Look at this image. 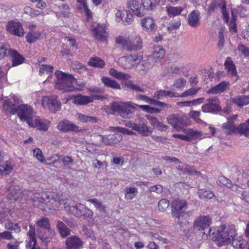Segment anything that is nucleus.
Instances as JSON below:
<instances>
[{
  "label": "nucleus",
  "instance_id": "1",
  "mask_svg": "<svg viewBox=\"0 0 249 249\" xmlns=\"http://www.w3.org/2000/svg\"><path fill=\"white\" fill-rule=\"evenodd\" d=\"M12 100L13 102L4 100L3 104L4 109L12 114L18 113L20 119L26 121L29 124L33 120L32 118L33 112L32 108L27 105H20L21 100L15 95L12 96Z\"/></svg>",
  "mask_w": 249,
  "mask_h": 249
},
{
  "label": "nucleus",
  "instance_id": "2",
  "mask_svg": "<svg viewBox=\"0 0 249 249\" xmlns=\"http://www.w3.org/2000/svg\"><path fill=\"white\" fill-rule=\"evenodd\" d=\"M236 231L234 225H221L213 238L217 242L218 246L230 244L235 237Z\"/></svg>",
  "mask_w": 249,
  "mask_h": 249
},
{
  "label": "nucleus",
  "instance_id": "3",
  "mask_svg": "<svg viewBox=\"0 0 249 249\" xmlns=\"http://www.w3.org/2000/svg\"><path fill=\"white\" fill-rule=\"evenodd\" d=\"M113 114L118 113L123 118L130 119L136 110V104L132 102H113L110 107Z\"/></svg>",
  "mask_w": 249,
  "mask_h": 249
},
{
  "label": "nucleus",
  "instance_id": "4",
  "mask_svg": "<svg viewBox=\"0 0 249 249\" xmlns=\"http://www.w3.org/2000/svg\"><path fill=\"white\" fill-rule=\"evenodd\" d=\"M117 44L122 46L123 48L129 52L137 51L142 49V42L139 36L124 37L119 36L115 39Z\"/></svg>",
  "mask_w": 249,
  "mask_h": 249
},
{
  "label": "nucleus",
  "instance_id": "5",
  "mask_svg": "<svg viewBox=\"0 0 249 249\" xmlns=\"http://www.w3.org/2000/svg\"><path fill=\"white\" fill-rule=\"evenodd\" d=\"M212 218L209 215L200 216L196 218L194 222V228L202 232L203 238H207L211 235L212 229L210 227Z\"/></svg>",
  "mask_w": 249,
  "mask_h": 249
},
{
  "label": "nucleus",
  "instance_id": "6",
  "mask_svg": "<svg viewBox=\"0 0 249 249\" xmlns=\"http://www.w3.org/2000/svg\"><path fill=\"white\" fill-rule=\"evenodd\" d=\"M167 121L177 131L182 130V127L191 124L190 120L186 116L178 113L169 115L167 117Z\"/></svg>",
  "mask_w": 249,
  "mask_h": 249
},
{
  "label": "nucleus",
  "instance_id": "7",
  "mask_svg": "<svg viewBox=\"0 0 249 249\" xmlns=\"http://www.w3.org/2000/svg\"><path fill=\"white\" fill-rule=\"evenodd\" d=\"M188 204L185 200L175 199L172 202V214L177 219L176 222L181 224L180 219L184 216Z\"/></svg>",
  "mask_w": 249,
  "mask_h": 249
},
{
  "label": "nucleus",
  "instance_id": "8",
  "mask_svg": "<svg viewBox=\"0 0 249 249\" xmlns=\"http://www.w3.org/2000/svg\"><path fill=\"white\" fill-rule=\"evenodd\" d=\"M44 196L46 197L45 203L48 205L50 209H54L60 206L63 203H65L62 195L59 194L50 192L44 194Z\"/></svg>",
  "mask_w": 249,
  "mask_h": 249
},
{
  "label": "nucleus",
  "instance_id": "9",
  "mask_svg": "<svg viewBox=\"0 0 249 249\" xmlns=\"http://www.w3.org/2000/svg\"><path fill=\"white\" fill-rule=\"evenodd\" d=\"M201 108L205 113H216L222 110L220 101L216 97L207 99L206 103L202 106Z\"/></svg>",
  "mask_w": 249,
  "mask_h": 249
},
{
  "label": "nucleus",
  "instance_id": "10",
  "mask_svg": "<svg viewBox=\"0 0 249 249\" xmlns=\"http://www.w3.org/2000/svg\"><path fill=\"white\" fill-rule=\"evenodd\" d=\"M141 57L136 55L124 56L118 60L119 65L124 68L130 69L139 64L141 61Z\"/></svg>",
  "mask_w": 249,
  "mask_h": 249
},
{
  "label": "nucleus",
  "instance_id": "11",
  "mask_svg": "<svg viewBox=\"0 0 249 249\" xmlns=\"http://www.w3.org/2000/svg\"><path fill=\"white\" fill-rule=\"evenodd\" d=\"M41 103L44 107L48 108L53 113H55L61 108V103L55 97H43Z\"/></svg>",
  "mask_w": 249,
  "mask_h": 249
},
{
  "label": "nucleus",
  "instance_id": "12",
  "mask_svg": "<svg viewBox=\"0 0 249 249\" xmlns=\"http://www.w3.org/2000/svg\"><path fill=\"white\" fill-rule=\"evenodd\" d=\"M57 128L61 132L66 133L70 131L78 133L82 132L79 127L68 120H64L59 122Z\"/></svg>",
  "mask_w": 249,
  "mask_h": 249
},
{
  "label": "nucleus",
  "instance_id": "13",
  "mask_svg": "<svg viewBox=\"0 0 249 249\" xmlns=\"http://www.w3.org/2000/svg\"><path fill=\"white\" fill-rule=\"evenodd\" d=\"M65 210L72 215L77 217H81V211L83 210L84 205L81 203H76L73 201L66 202L64 203Z\"/></svg>",
  "mask_w": 249,
  "mask_h": 249
},
{
  "label": "nucleus",
  "instance_id": "14",
  "mask_svg": "<svg viewBox=\"0 0 249 249\" xmlns=\"http://www.w3.org/2000/svg\"><path fill=\"white\" fill-rule=\"evenodd\" d=\"M107 28L103 24L94 23L92 25V32L93 36L98 40L104 41L107 38Z\"/></svg>",
  "mask_w": 249,
  "mask_h": 249
},
{
  "label": "nucleus",
  "instance_id": "15",
  "mask_svg": "<svg viewBox=\"0 0 249 249\" xmlns=\"http://www.w3.org/2000/svg\"><path fill=\"white\" fill-rule=\"evenodd\" d=\"M51 124V122L49 120L43 118L36 117L33 119L29 125L30 126L35 127L40 131H47Z\"/></svg>",
  "mask_w": 249,
  "mask_h": 249
},
{
  "label": "nucleus",
  "instance_id": "16",
  "mask_svg": "<svg viewBox=\"0 0 249 249\" xmlns=\"http://www.w3.org/2000/svg\"><path fill=\"white\" fill-rule=\"evenodd\" d=\"M6 27L9 33L15 36L21 37L24 34L22 24L19 22L11 21L8 23Z\"/></svg>",
  "mask_w": 249,
  "mask_h": 249
},
{
  "label": "nucleus",
  "instance_id": "17",
  "mask_svg": "<svg viewBox=\"0 0 249 249\" xmlns=\"http://www.w3.org/2000/svg\"><path fill=\"white\" fill-rule=\"evenodd\" d=\"M116 21L122 22L124 25L131 24L133 20V16L127 11L118 10L115 14Z\"/></svg>",
  "mask_w": 249,
  "mask_h": 249
},
{
  "label": "nucleus",
  "instance_id": "18",
  "mask_svg": "<svg viewBox=\"0 0 249 249\" xmlns=\"http://www.w3.org/2000/svg\"><path fill=\"white\" fill-rule=\"evenodd\" d=\"M127 6L137 17H142L146 13L142 3H141L136 0H131L129 1L127 3Z\"/></svg>",
  "mask_w": 249,
  "mask_h": 249
},
{
  "label": "nucleus",
  "instance_id": "19",
  "mask_svg": "<svg viewBox=\"0 0 249 249\" xmlns=\"http://www.w3.org/2000/svg\"><path fill=\"white\" fill-rule=\"evenodd\" d=\"M55 75L56 76V79L55 80V88L65 91L66 87L65 84L67 82V80L68 74L62 72L60 71H56L55 72Z\"/></svg>",
  "mask_w": 249,
  "mask_h": 249
},
{
  "label": "nucleus",
  "instance_id": "20",
  "mask_svg": "<svg viewBox=\"0 0 249 249\" xmlns=\"http://www.w3.org/2000/svg\"><path fill=\"white\" fill-rule=\"evenodd\" d=\"M141 24L147 32H155L157 29L155 20L151 17H145L141 19Z\"/></svg>",
  "mask_w": 249,
  "mask_h": 249
},
{
  "label": "nucleus",
  "instance_id": "21",
  "mask_svg": "<svg viewBox=\"0 0 249 249\" xmlns=\"http://www.w3.org/2000/svg\"><path fill=\"white\" fill-rule=\"evenodd\" d=\"M225 68L227 71V74L230 77H235V80L238 79V74L236 67L231 58L228 57L224 63Z\"/></svg>",
  "mask_w": 249,
  "mask_h": 249
},
{
  "label": "nucleus",
  "instance_id": "22",
  "mask_svg": "<svg viewBox=\"0 0 249 249\" xmlns=\"http://www.w3.org/2000/svg\"><path fill=\"white\" fill-rule=\"evenodd\" d=\"M230 83L223 81L218 84L212 87L207 91V93L212 94H220L228 90L230 87Z\"/></svg>",
  "mask_w": 249,
  "mask_h": 249
},
{
  "label": "nucleus",
  "instance_id": "23",
  "mask_svg": "<svg viewBox=\"0 0 249 249\" xmlns=\"http://www.w3.org/2000/svg\"><path fill=\"white\" fill-rule=\"evenodd\" d=\"M67 249H79L83 245V242L76 236H71L68 238L65 241Z\"/></svg>",
  "mask_w": 249,
  "mask_h": 249
},
{
  "label": "nucleus",
  "instance_id": "24",
  "mask_svg": "<svg viewBox=\"0 0 249 249\" xmlns=\"http://www.w3.org/2000/svg\"><path fill=\"white\" fill-rule=\"evenodd\" d=\"M200 13L197 10L191 12L188 16L187 22L190 26L196 28L200 25Z\"/></svg>",
  "mask_w": 249,
  "mask_h": 249
},
{
  "label": "nucleus",
  "instance_id": "25",
  "mask_svg": "<svg viewBox=\"0 0 249 249\" xmlns=\"http://www.w3.org/2000/svg\"><path fill=\"white\" fill-rule=\"evenodd\" d=\"M93 100V96H88L79 94L74 97L73 102L78 105H85L92 102Z\"/></svg>",
  "mask_w": 249,
  "mask_h": 249
},
{
  "label": "nucleus",
  "instance_id": "26",
  "mask_svg": "<svg viewBox=\"0 0 249 249\" xmlns=\"http://www.w3.org/2000/svg\"><path fill=\"white\" fill-rule=\"evenodd\" d=\"M44 194H47V192L35 193L31 196L35 206L39 207L42 204L45 203L46 197L44 196Z\"/></svg>",
  "mask_w": 249,
  "mask_h": 249
},
{
  "label": "nucleus",
  "instance_id": "27",
  "mask_svg": "<svg viewBox=\"0 0 249 249\" xmlns=\"http://www.w3.org/2000/svg\"><path fill=\"white\" fill-rule=\"evenodd\" d=\"M56 227L59 234L62 237H66L71 234V230L62 221H58Z\"/></svg>",
  "mask_w": 249,
  "mask_h": 249
},
{
  "label": "nucleus",
  "instance_id": "28",
  "mask_svg": "<svg viewBox=\"0 0 249 249\" xmlns=\"http://www.w3.org/2000/svg\"><path fill=\"white\" fill-rule=\"evenodd\" d=\"M122 129L121 127H110V132H114L113 134H110V135H112V137L111 138V142H110V144L116 143L118 142H119L122 140L121 134L120 133V130Z\"/></svg>",
  "mask_w": 249,
  "mask_h": 249
},
{
  "label": "nucleus",
  "instance_id": "29",
  "mask_svg": "<svg viewBox=\"0 0 249 249\" xmlns=\"http://www.w3.org/2000/svg\"><path fill=\"white\" fill-rule=\"evenodd\" d=\"M177 168L181 170L184 174H188L191 175H196L199 176L201 175V173L196 171L193 167L190 166L186 164L178 166Z\"/></svg>",
  "mask_w": 249,
  "mask_h": 249
},
{
  "label": "nucleus",
  "instance_id": "30",
  "mask_svg": "<svg viewBox=\"0 0 249 249\" xmlns=\"http://www.w3.org/2000/svg\"><path fill=\"white\" fill-rule=\"evenodd\" d=\"M165 51L161 47L158 46L154 48L153 52V57L155 63H158L164 57Z\"/></svg>",
  "mask_w": 249,
  "mask_h": 249
},
{
  "label": "nucleus",
  "instance_id": "31",
  "mask_svg": "<svg viewBox=\"0 0 249 249\" xmlns=\"http://www.w3.org/2000/svg\"><path fill=\"white\" fill-rule=\"evenodd\" d=\"M135 131L143 136H149L152 133L150 128L144 123L137 124Z\"/></svg>",
  "mask_w": 249,
  "mask_h": 249
},
{
  "label": "nucleus",
  "instance_id": "32",
  "mask_svg": "<svg viewBox=\"0 0 249 249\" xmlns=\"http://www.w3.org/2000/svg\"><path fill=\"white\" fill-rule=\"evenodd\" d=\"M9 55L11 56L12 66H16L21 64L24 61V58L17 51L11 50Z\"/></svg>",
  "mask_w": 249,
  "mask_h": 249
},
{
  "label": "nucleus",
  "instance_id": "33",
  "mask_svg": "<svg viewBox=\"0 0 249 249\" xmlns=\"http://www.w3.org/2000/svg\"><path fill=\"white\" fill-rule=\"evenodd\" d=\"M232 103L240 107L249 104V96H239L232 99Z\"/></svg>",
  "mask_w": 249,
  "mask_h": 249
},
{
  "label": "nucleus",
  "instance_id": "34",
  "mask_svg": "<svg viewBox=\"0 0 249 249\" xmlns=\"http://www.w3.org/2000/svg\"><path fill=\"white\" fill-rule=\"evenodd\" d=\"M30 238L29 242L26 244V248H30L32 246H35L36 243V230L35 227L30 225V230L27 233Z\"/></svg>",
  "mask_w": 249,
  "mask_h": 249
},
{
  "label": "nucleus",
  "instance_id": "35",
  "mask_svg": "<svg viewBox=\"0 0 249 249\" xmlns=\"http://www.w3.org/2000/svg\"><path fill=\"white\" fill-rule=\"evenodd\" d=\"M125 198L127 199L131 200L137 195L138 189L135 187H126L125 188Z\"/></svg>",
  "mask_w": 249,
  "mask_h": 249
},
{
  "label": "nucleus",
  "instance_id": "36",
  "mask_svg": "<svg viewBox=\"0 0 249 249\" xmlns=\"http://www.w3.org/2000/svg\"><path fill=\"white\" fill-rule=\"evenodd\" d=\"M76 118L82 123L91 122L94 123H96L98 121V118L96 117L89 116L79 113H77Z\"/></svg>",
  "mask_w": 249,
  "mask_h": 249
},
{
  "label": "nucleus",
  "instance_id": "37",
  "mask_svg": "<svg viewBox=\"0 0 249 249\" xmlns=\"http://www.w3.org/2000/svg\"><path fill=\"white\" fill-rule=\"evenodd\" d=\"M231 241L233 249H244L245 248L246 241L241 236L234 237Z\"/></svg>",
  "mask_w": 249,
  "mask_h": 249
},
{
  "label": "nucleus",
  "instance_id": "38",
  "mask_svg": "<svg viewBox=\"0 0 249 249\" xmlns=\"http://www.w3.org/2000/svg\"><path fill=\"white\" fill-rule=\"evenodd\" d=\"M41 35L40 31H30L26 35L27 41L29 43H34L40 38Z\"/></svg>",
  "mask_w": 249,
  "mask_h": 249
},
{
  "label": "nucleus",
  "instance_id": "39",
  "mask_svg": "<svg viewBox=\"0 0 249 249\" xmlns=\"http://www.w3.org/2000/svg\"><path fill=\"white\" fill-rule=\"evenodd\" d=\"M88 64L90 66L97 67L99 68H103L105 65V63L104 60L97 57L91 58L89 61Z\"/></svg>",
  "mask_w": 249,
  "mask_h": 249
},
{
  "label": "nucleus",
  "instance_id": "40",
  "mask_svg": "<svg viewBox=\"0 0 249 249\" xmlns=\"http://www.w3.org/2000/svg\"><path fill=\"white\" fill-rule=\"evenodd\" d=\"M36 224L37 229H43L46 230L47 229H49V227L51 226L50 220L47 217H42L36 221Z\"/></svg>",
  "mask_w": 249,
  "mask_h": 249
},
{
  "label": "nucleus",
  "instance_id": "41",
  "mask_svg": "<svg viewBox=\"0 0 249 249\" xmlns=\"http://www.w3.org/2000/svg\"><path fill=\"white\" fill-rule=\"evenodd\" d=\"M141 1L145 11L153 10L158 5L157 0H141Z\"/></svg>",
  "mask_w": 249,
  "mask_h": 249
},
{
  "label": "nucleus",
  "instance_id": "42",
  "mask_svg": "<svg viewBox=\"0 0 249 249\" xmlns=\"http://www.w3.org/2000/svg\"><path fill=\"white\" fill-rule=\"evenodd\" d=\"M225 3V0H213L209 7V12L212 13L218 8L221 9Z\"/></svg>",
  "mask_w": 249,
  "mask_h": 249
},
{
  "label": "nucleus",
  "instance_id": "43",
  "mask_svg": "<svg viewBox=\"0 0 249 249\" xmlns=\"http://www.w3.org/2000/svg\"><path fill=\"white\" fill-rule=\"evenodd\" d=\"M183 8L181 7H166V11L168 15L170 17H174L179 15L183 11Z\"/></svg>",
  "mask_w": 249,
  "mask_h": 249
},
{
  "label": "nucleus",
  "instance_id": "44",
  "mask_svg": "<svg viewBox=\"0 0 249 249\" xmlns=\"http://www.w3.org/2000/svg\"><path fill=\"white\" fill-rule=\"evenodd\" d=\"M222 128L225 130V133L227 135L231 134L234 132L236 130L235 124L233 121L229 120L228 122L222 125Z\"/></svg>",
  "mask_w": 249,
  "mask_h": 249
},
{
  "label": "nucleus",
  "instance_id": "45",
  "mask_svg": "<svg viewBox=\"0 0 249 249\" xmlns=\"http://www.w3.org/2000/svg\"><path fill=\"white\" fill-rule=\"evenodd\" d=\"M110 75H111L116 79L120 80L128 79L130 77L128 74L118 71L114 68L110 69Z\"/></svg>",
  "mask_w": 249,
  "mask_h": 249
},
{
  "label": "nucleus",
  "instance_id": "46",
  "mask_svg": "<svg viewBox=\"0 0 249 249\" xmlns=\"http://www.w3.org/2000/svg\"><path fill=\"white\" fill-rule=\"evenodd\" d=\"M9 192L12 197L15 199L17 200L21 196V190L18 186H11L9 189Z\"/></svg>",
  "mask_w": 249,
  "mask_h": 249
},
{
  "label": "nucleus",
  "instance_id": "47",
  "mask_svg": "<svg viewBox=\"0 0 249 249\" xmlns=\"http://www.w3.org/2000/svg\"><path fill=\"white\" fill-rule=\"evenodd\" d=\"M87 201L93 204L96 209L100 212L105 213L106 212L105 206L101 201H99L97 199H87Z\"/></svg>",
  "mask_w": 249,
  "mask_h": 249
},
{
  "label": "nucleus",
  "instance_id": "48",
  "mask_svg": "<svg viewBox=\"0 0 249 249\" xmlns=\"http://www.w3.org/2000/svg\"><path fill=\"white\" fill-rule=\"evenodd\" d=\"M181 25L180 19L178 18L173 19L167 25V30L169 31H172L177 30Z\"/></svg>",
  "mask_w": 249,
  "mask_h": 249
},
{
  "label": "nucleus",
  "instance_id": "49",
  "mask_svg": "<svg viewBox=\"0 0 249 249\" xmlns=\"http://www.w3.org/2000/svg\"><path fill=\"white\" fill-rule=\"evenodd\" d=\"M198 195L200 198L205 199H211L214 196L213 192L204 189H199L198 191Z\"/></svg>",
  "mask_w": 249,
  "mask_h": 249
},
{
  "label": "nucleus",
  "instance_id": "50",
  "mask_svg": "<svg viewBox=\"0 0 249 249\" xmlns=\"http://www.w3.org/2000/svg\"><path fill=\"white\" fill-rule=\"evenodd\" d=\"M4 227L6 230L14 231L18 233L21 231V229L18 224H15L9 220L6 221L4 224Z\"/></svg>",
  "mask_w": 249,
  "mask_h": 249
},
{
  "label": "nucleus",
  "instance_id": "51",
  "mask_svg": "<svg viewBox=\"0 0 249 249\" xmlns=\"http://www.w3.org/2000/svg\"><path fill=\"white\" fill-rule=\"evenodd\" d=\"M186 138L188 139L187 142H191L194 139H197L201 136V133L199 131H196L191 129H189L186 131Z\"/></svg>",
  "mask_w": 249,
  "mask_h": 249
},
{
  "label": "nucleus",
  "instance_id": "52",
  "mask_svg": "<svg viewBox=\"0 0 249 249\" xmlns=\"http://www.w3.org/2000/svg\"><path fill=\"white\" fill-rule=\"evenodd\" d=\"M237 129L241 134L248 137L249 136V119L246 123L241 124L237 127Z\"/></svg>",
  "mask_w": 249,
  "mask_h": 249
},
{
  "label": "nucleus",
  "instance_id": "53",
  "mask_svg": "<svg viewBox=\"0 0 249 249\" xmlns=\"http://www.w3.org/2000/svg\"><path fill=\"white\" fill-rule=\"evenodd\" d=\"M24 11L26 14L31 17L44 16V13L43 12H40L39 11L30 7V6L25 7L24 8Z\"/></svg>",
  "mask_w": 249,
  "mask_h": 249
},
{
  "label": "nucleus",
  "instance_id": "54",
  "mask_svg": "<svg viewBox=\"0 0 249 249\" xmlns=\"http://www.w3.org/2000/svg\"><path fill=\"white\" fill-rule=\"evenodd\" d=\"M82 218L83 219H91L93 216V213L92 210L84 205L83 210L81 211Z\"/></svg>",
  "mask_w": 249,
  "mask_h": 249
},
{
  "label": "nucleus",
  "instance_id": "55",
  "mask_svg": "<svg viewBox=\"0 0 249 249\" xmlns=\"http://www.w3.org/2000/svg\"><path fill=\"white\" fill-rule=\"evenodd\" d=\"M11 49L9 46L5 44H0V59L3 58L5 56L9 55Z\"/></svg>",
  "mask_w": 249,
  "mask_h": 249
},
{
  "label": "nucleus",
  "instance_id": "56",
  "mask_svg": "<svg viewBox=\"0 0 249 249\" xmlns=\"http://www.w3.org/2000/svg\"><path fill=\"white\" fill-rule=\"evenodd\" d=\"M67 82L66 85V89L65 91H72L73 90H70L71 87L74 86L75 84V78L71 74H68L67 76Z\"/></svg>",
  "mask_w": 249,
  "mask_h": 249
},
{
  "label": "nucleus",
  "instance_id": "57",
  "mask_svg": "<svg viewBox=\"0 0 249 249\" xmlns=\"http://www.w3.org/2000/svg\"><path fill=\"white\" fill-rule=\"evenodd\" d=\"M201 113L199 111L191 110L188 114L190 118L193 119L196 123L199 124L202 123V121L200 119Z\"/></svg>",
  "mask_w": 249,
  "mask_h": 249
},
{
  "label": "nucleus",
  "instance_id": "58",
  "mask_svg": "<svg viewBox=\"0 0 249 249\" xmlns=\"http://www.w3.org/2000/svg\"><path fill=\"white\" fill-rule=\"evenodd\" d=\"M53 67L50 65L42 64L40 65L39 68V73L40 74H44L46 73L50 74L53 72Z\"/></svg>",
  "mask_w": 249,
  "mask_h": 249
},
{
  "label": "nucleus",
  "instance_id": "59",
  "mask_svg": "<svg viewBox=\"0 0 249 249\" xmlns=\"http://www.w3.org/2000/svg\"><path fill=\"white\" fill-rule=\"evenodd\" d=\"M172 91L159 90L156 92V97L159 99H162L164 97H171Z\"/></svg>",
  "mask_w": 249,
  "mask_h": 249
},
{
  "label": "nucleus",
  "instance_id": "60",
  "mask_svg": "<svg viewBox=\"0 0 249 249\" xmlns=\"http://www.w3.org/2000/svg\"><path fill=\"white\" fill-rule=\"evenodd\" d=\"M199 90V88H191L188 90H185L181 94H180V97H184L194 95L198 92Z\"/></svg>",
  "mask_w": 249,
  "mask_h": 249
},
{
  "label": "nucleus",
  "instance_id": "61",
  "mask_svg": "<svg viewBox=\"0 0 249 249\" xmlns=\"http://www.w3.org/2000/svg\"><path fill=\"white\" fill-rule=\"evenodd\" d=\"M47 230H44L43 229H37V237L43 242L46 243L47 240Z\"/></svg>",
  "mask_w": 249,
  "mask_h": 249
},
{
  "label": "nucleus",
  "instance_id": "62",
  "mask_svg": "<svg viewBox=\"0 0 249 249\" xmlns=\"http://www.w3.org/2000/svg\"><path fill=\"white\" fill-rule=\"evenodd\" d=\"M169 202L166 199H161L158 204L159 210L161 211H164L169 207Z\"/></svg>",
  "mask_w": 249,
  "mask_h": 249
},
{
  "label": "nucleus",
  "instance_id": "63",
  "mask_svg": "<svg viewBox=\"0 0 249 249\" xmlns=\"http://www.w3.org/2000/svg\"><path fill=\"white\" fill-rule=\"evenodd\" d=\"M183 69L181 67L171 65L167 68V71L169 73L178 74Z\"/></svg>",
  "mask_w": 249,
  "mask_h": 249
},
{
  "label": "nucleus",
  "instance_id": "64",
  "mask_svg": "<svg viewBox=\"0 0 249 249\" xmlns=\"http://www.w3.org/2000/svg\"><path fill=\"white\" fill-rule=\"evenodd\" d=\"M237 50L244 56L249 57V48L243 44L238 46Z\"/></svg>",
  "mask_w": 249,
  "mask_h": 249
}]
</instances>
